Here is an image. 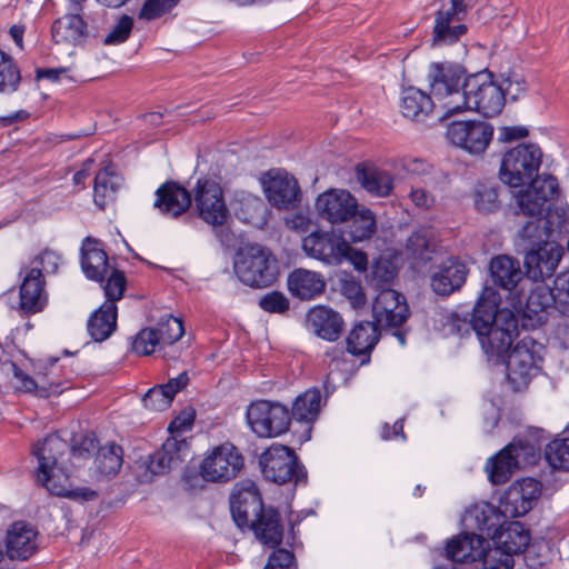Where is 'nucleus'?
Here are the masks:
<instances>
[{"instance_id": "3", "label": "nucleus", "mask_w": 569, "mask_h": 569, "mask_svg": "<svg viewBox=\"0 0 569 569\" xmlns=\"http://www.w3.org/2000/svg\"><path fill=\"white\" fill-rule=\"evenodd\" d=\"M560 193L557 177L547 171L538 173L536 161V274L542 282L552 278L563 256V240L569 248V219L566 207L558 203Z\"/></svg>"}, {"instance_id": "18", "label": "nucleus", "mask_w": 569, "mask_h": 569, "mask_svg": "<svg viewBox=\"0 0 569 569\" xmlns=\"http://www.w3.org/2000/svg\"><path fill=\"white\" fill-rule=\"evenodd\" d=\"M262 186L269 202L278 209L293 208L300 200L298 181L283 170H270Z\"/></svg>"}, {"instance_id": "11", "label": "nucleus", "mask_w": 569, "mask_h": 569, "mask_svg": "<svg viewBox=\"0 0 569 569\" xmlns=\"http://www.w3.org/2000/svg\"><path fill=\"white\" fill-rule=\"evenodd\" d=\"M533 463V446L528 440L513 439L486 463V471L493 485L507 482L517 469Z\"/></svg>"}, {"instance_id": "38", "label": "nucleus", "mask_w": 569, "mask_h": 569, "mask_svg": "<svg viewBox=\"0 0 569 569\" xmlns=\"http://www.w3.org/2000/svg\"><path fill=\"white\" fill-rule=\"evenodd\" d=\"M459 14L460 12H453L452 7L437 12L432 39L433 46L453 43L467 31L465 24L450 27L451 21Z\"/></svg>"}, {"instance_id": "24", "label": "nucleus", "mask_w": 569, "mask_h": 569, "mask_svg": "<svg viewBox=\"0 0 569 569\" xmlns=\"http://www.w3.org/2000/svg\"><path fill=\"white\" fill-rule=\"evenodd\" d=\"M488 550L487 542L481 536L468 532L451 539L447 545L448 558L461 563L478 560L483 562Z\"/></svg>"}, {"instance_id": "53", "label": "nucleus", "mask_w": 569, "mask_h": 569, "mask_svg": "<svg viewBox=\"0 0 569 569\" xmlns=\"http://www.w3.org/2000/svg\"><path fill=\"white\" fill-rule=\"evenodd\" d=\"M178 0H146L139 12V18L143 20H154L169 12Z\"/></svg>"}, {"instance_id": "40", "label": "nucleus", "mask_w": 569, "mask_h": 569, "mask_svg": "<svg viewBox=\"0 0 569 569\" xmlns=\"http://www.w3.org/2000/svg\"><path fill=\"white\" fill-rule=\"evenodd\" d=\"M553 287L545 283V286L536 284V305L540 306L543 311L553 307L557 300L561 301V297H569V270L561 272L552 280Z\"/></svg>"}, {"instance_id": "41", "label": "nucleus", "mask_w": 569, "mask_h": 569, "mask_svg": "<svg viewBox=\"0 0 569 569\" xmlns=\"http://www.w3.org/2000/svg\"><path fill=\"white\" fill-rule=\"evenodd\" d=\"M0 387L13 388L18 391H36L38 386L36 381L24 373L12 361L0 362Z\"/></svg>"}, {"instance_id": "25", "label": "nucleus", "mask_w": 569, "mask_h": 569, "mask_svg": "<svg viewBox=\"0 0 569 569\" xmlns=\"http://www.w3.org/2000/svg\"><path fill=\"white\" fill-rule=\"evenodd\" d=\"M81 268L90 280L102 282L109 271V260L98 239L87 237L81 246Z\"/></svg>"}, {"instance_id": "8", "label": "nucleus", "mask_w": 569, "mask_h": 569, "mask_svg": "<svg viewBox=\"0 0 569 569\" xmlns=\"http://www.w3.org/2000/svg\"><path fill=\"white\" fill-rule=\"evenodd\" d=\"M234 272L247 286L264 288L278 276L277 260L271 251L259 244L242 248L234 260Z\"/></svg>"}, {"instance_id": "33", "label": "nucleus", "mask_w": 569, "mask_h": 569, "mask_svg": "<svg viewBox=\"0 0 569 569\" xmlns=\"http://www.w3.org/2000/svg\"><path fill=\"white\" fill-rule=\"evenodd\" d=\"M431 94L433 93L431 92ZM436 106H439V103L435 96L431 97L415 87H408L402 90L401 111L406 118L422 121Z\"/></svg>"}, {"instance_id": "28", "label": "nucleus", "mask_w": 569, "mask_h": 569, "mask_svg": "<svg viewBox=\"0 0 569 569\" xmlns=\"http://www.w3.org/2000/svg\"><path fill=\"white\" fill-rule=\"evenodd\" d=\"M247 527L253 530L261 543L270 548L279 546L282 541L283 527L278 511L272 508H262V511Z\"/></svg>"}, {"instance_id": "56", "label": "nucleus", "mask_w": 569, "mask_h": 569, "mask_svg": "<svg viewBox=\"0 0 569 569\" xmlns=\"http://www.w3.org/2000/svg\"><path fill=\"white\" fill-rule=\"evenodd\" d=\"M259 306L267 312L282 313L289 309V300L283 293L272 291L260 298Z\"/></svg>"}, {"instance_id": "26", "label": "nucleus", "mask_w": 569, "mask_h": 569, "mask_svg": "<svg viewBox=\"0 0 569 569\" xmlns=\"http://www.w3.org/2000/svg\"><path fill=\"white\" fill-rule=\"evenodd\" d=\"M46 302L44 279L41 270L31 267L20 286V308L27 313H36L43 309Z\"/></svg>"}, {"instance_id": "59", "label": "nucleus", "mask_w": 569, "mask_h": 569, "mask_svg": "<svg viewBox=\"0 0 569 569\" xmlns=\"http://www.w3.org/2000/svg\"><path fill=\"white\" fill-rule=\"evenodd\" d=\"M264 569H297L295 555L287 549H277L269 556Z\"/></svg>"}, {"instance_id": "7", "label": "nucleus", "mask_w": 569, "mask_h": 569, "mask_svg": "<svg viewBox=\"0 0 569 569\" xmlns=\"http://www.w3.org/2000/svg\"><path fill=\"white\" fill-rule=\"evenodd\" d=\"M489 274L495 286L508 292V301L520 316L533 312L530 308V299L533 295V280L526 277L517 259L499 254L489 263Z\"/></svg>"}, {"instance_id": "22", "label": "nucleus", "mask_w": 569, "mask_h": 569, "mask_svg": "<svg viewBox=\"0 0 569 569\" xmlns=\"http://www.w3.org/2000/svg\"><path fill=\"white\" fill-rule=\"evenodd\" d=\"M191 206V194L177 182L168 181L156 191L153 208L169 218H177Z\"/></svg>"}, {"instance_id": "6", "label": "nucleus", "mask_w": 569, "mask_h": 569, "mask_svg": "<svg viewBox=\"0 0 569 569\" xmlns=\"http://www.w3.org/2000/svg\"><path fill=\"white\" fill-rule=\"evenodd\" d=\"M68 443L57 433L47 436L32 447V455L38 460L37 481L54 496L66 497L76 501H91L98 492L88 487L72 488L69 476L64 471L63 455Z\"/></svg>"}, {"instance_id": "45", "label": "nucleus", "mask_w": 569, "mask_h": 569, "mask_svg": "<svg viewBox=\"0 0 569 569\" xmlns=\"http://www.w3.org/2000/svg\"><path fill=\"white\" fill-rule=\"evenodd\" d=\"M559 535L552 530L548 536L536 538V569H552L558 553Z\"/></svg>"}, {"instance_id": "55", "label": "nucleus", "mask_w": 569, "mask_h": 569, "mask_svg": "<svg viewBox=\"0 0 569 569\" xmlns=\"http://www.w3.org/2000/svg\"><path fill=\"white\" fill-rule=\"evenodd\" d=\"M62 261L61 256L51 250L44 249L42 250L31 262V267H37L41 270V274L43 272L47 274H53L58 271V268Z\"/></svg>"}, {"instance_id": "2", "label": "nucleus", "mask_w": 569, "mask_h": 569, "mask_svg": "<svg viewBox=\"0 0 569 569\" xmlns=\"http://www.w3.org/2000/svg\"><path fill=\"white\" fill-rule=\"evenodd\" d=\"M428 80L446 116L475 111L492 118L502 111L506 103L505 90L487 71L466 77L459 66L433 62L429 66Z\"/></svg>"}, {"instance_id": "63", "label": "nucleus", "mask_w": 569, "mask_h": 569, "mask_svg": "<svg viewBox=\"0 0 569 569\" xmlns=\"http://www.w3.org/2000/svg\"><path fill=\"white\" fill-rule=\"evenodd\" d=\"M536 161H538V173L543 171L551 172L556 167L555 159L551 154L546 153L542 148L536 146Z\"/></svg>"}, {"instance_id": "36", "label": "nucleus", "mask_w": 569, "mask_h": 569, "mask_svg": "<svg viewBox=\"0 0 569 569\" xmlns=\"http://www.w3.org/2000/svg\"><path fill=\"white\" fill-rule=\"evenodd\" d=\"M322 405L320 390L318 388L307 389L295 399L290 413L291 419L311 425L318 419Z\"/></svg>"}, {"instance_id": "54", "label": "nucleus", "mask_w": 569, "mask_h": 569, "mask_svg": "<svg viewBox=\"0 0 569 569\" xmlns=\"http://www.w3.org/2000/svg\"><path fill=\"white\" fill-rule=\"evenodd\" d=\"M132 27L133 19L127 14L121 16L110 32L106 36L103 40L104 44H120L124 42L130 36Z\"/></svg>"}, {"instance_id": "20", "label": "nucleus", "mask_w": 569, "mask_h": 569, "mask_svg": "<svg viewBox=\"0 0 569 569\" xmlns=\"http://www.w3.org/2000/svg\"><path fill=\"white\" fill-rule=\"evenodd\" d=\"M263 508L257 486L247 481L237 487L230 498L232 518L239 528H244Z\"/></svg>"}, {"instance_id": "49", "label": "nucleus", "mask_w": 569, "mask_h": 569, "mask_svg": "<svg viewBox=\"0 0 569 569\" xmlns=\"http://www.w3.org/2000/svg\"><path fill=\"white\" fill-rule=\"evenodd\" d=\"M109 272L110 274H107V282L103 286L104 296L107 298L106 302L116 305V301L123 297L127 280L123 272L119 270L111 269Z\"/></svg>"}, {"instance_id": "30", "label": "nucleus", "mask_w": 569, "mask_h": 569, "mask_svg": "<svg viewBox=\"0 0 569 569\" xmlns=\"http://www.w3.org/2000/svg\"><path fill=\"white\" fill-rule=\"evenodd\" d=\"M468 270L463 263L449 261L438 267L432 273L430 284L440 296H449L465 283Z\"/></svg>"}, {"instance_id": "15", "label": "nucleus", "mask_w": 569, "mask_h": 569, "mask_svg": "<svg viewBox=\"0 0 569 569\" xmlns=\"http://www.w3.org/2000/svg\"><path fill=\"white\" fill-rule=\"evenodd\" d=\"M302 249L308 257L336 266L345 259L350 246L335 231L317 230L303 238Z\"/></svg>"}, {"instance_id": "35", "label": "nucleus", "mask_w": 569, "mask_h": 569, "mask_svg": "<svg viewBox=\"0 0 569 569\" xmlns=\"http://www.w3.org/2000/svg\"><path fill=\"white\" fill-rule=\"evenodd\" d=\"M356 180L363 189L377 197H387L393 189V179L385 170L376 167L358 164L356 167Z\"/></svg>"}, {"instance_id": "48", "label": "nucleus", "mask_w": 569, "mask_h": 569, "mask_svg": "<svg viewBox=\"0 0 569 569\" xmlns=\"http://www.w3.org/2000/svg\"><path fill=\"white\" fill-rule=\"evenodd\" d=\"M156 331L162 345H172L183 336L184 328L180 319L168 316L161 319Z\"/></svg>"}, {"instance_id": "52", "label": "nucleus", "mask_w": 569, "mask_h": 569, "mask_svg": "<svg viewBox=\"0 0 569 569\" xmlns=\"http://www.w3.org/2000/svg\"><path fill=\"white\" fill-rule=\"evenodd\" d=\"M161 341L156 329L144 328L138 332L133 341V350L142 356L151 355Z\"/></svg>"}, {"instance_id": "34", "label": "nucleus", "mask_w": 569, "mask_h": 569, "mask_svg": "<svg viewBox=\"0 0 569 569\" xmlns=\"http://www.w3.org/2000/svg\"><path fill=\"white\" fill-rule=\"evenodd\" d=\"M380 332L377 323L361 321L357 323L347 337V350L355 356L371 352L379 341Z\"/></svg>"}, {"instance_id": "10", "label": "nucleus", "mask_w": 569, "mask_h": 569, "mask_svg": "<svg viewBox=\"0 0 569 569\" xmlns=\"http://www.w3.org/2000/svg\"><path fill=\"white\" fill-rule=\"evenodd\" d=\"M263 476L276 482L293 481L296 485L306 483L307 471L298 462L292 449L283 445L270 446L259 458Z\"/></svg>"}, {"instance_id": "47", "label": "nucleus", "mask_w": 569, "mask_h": 569, "mask_svg": "<svg viewBox=\"0 0 569 569\" xmlns=\"http://www.w3.org/2000/svg\"><path fill=\"white\" fill-rule=\"evenodd\" d=\"M20 72L11 57L0 50V92H12L20 82Z\"/></svg>"}, {"instance_id": "42", "label": "nucleus", "mask_w": 569, "mask_h": 569, "mask_svg": "<svg viewBox=\"0 0 569 569\" xmlns=\"http://www.w3.org/2000/svg\"><path fill=\"white\" fill-rule=\"evenodd\" d=\"M122 461V448L120 446L111 443L101 447L94 459L96 471L101 478H113L118 475Z\"/></svg>"}, {"instance_id": "21", "label": "nucleus", "mask_w": 569, "mask_h": 569, "mask_svg": "<svg viewBox=\"0 0 569 569\" xmlns=\"http://www.w3.org/2000/svg\"><path fill=\"white\" fill-rule=\"evenodd\" d=\"M499 292L493 287L486 286L470 315L472 330L478 337L503 322L499 318L505 309H499Z\"/></svg>"}, {"instance_id": "23", "label": "nucleus", "mask_w": 569, "mask_h": 569, "mask_svg": "<svg viewBox=\"0 0 569 569\" xmlns=\"http://www.w3.org/2000/svg\"><path fill=\"white\" fill-rule=\"evenodd\" d=\"M38 532L23 521L14 522L7 532L6 547L10 559L26 560L31 557L37 548Z\"/></svg>"}, {"instance_id": "43", "label": "nucleus", "mask_w": 569, "mask_h": 569, "mask_svg": "<svg viewBox=\"0 0 569 569\" xmlns=\"http://www.w3.org/2000/svg\"><path fill=\"white\" fill-rule=\"evenodd\" d=\"M545 459L553 469L569 471V425L545 448Z\"/></svg>"}, {"instance_id": "37", "label": "nucleus", "mask_w": 569, "mask_h": 569, "mask_svg": "<svg viewBox=\"0 0 569 569\" xmlns=\"http://www.w3.org/2000/svg\"><path fill=\"white\" fill-rule=\"evenodd\" d=\"M117 327V306L104 302L88 320V332L94 341L108 339Z\"/></svg>"}, {"instance_id": "5", "label": "nucleus", "mask_w": 569, "mask_h": 569, "mask_svg": "<svg viewBox=\"0 0 569 569\" xmlns=\"http://www.w3.org/2000/svg\"><path fill=\"white\" fill-rule=\"evenodd\" d=\"M499 176L500 180L511 189L513 214L528 218V221L519 230L518 237L522 241H528V244L523 247V252L525 264L530 267L533 259V243L531 242L533 236L531 232L533 218V143L521 142L505 152Z\"/></svg>"}, {"instance_id": "62", "label": "nucleus", "mask_w": 569, "mask_h": 569, "mask_svg": "<svg viewBox=\"0 0 569 569\" xmlns=\"http://www.w3.org/2000/svg\"><path fill=\"white\" fill-rule=\"evenodd\" d=\"M193 420V412H182L170 422L168 430L171 433L184 432L192 427Z\"/></svg>"}, {"instance_id": "51", "label": "nucleus", "mask_w": 569, "mask_h": 569, "mask_svg": "<svg viewBox=\"0 0 569 569\" xmlns=\"http://www.w3.org/2000/svg\"><path fill=\"white\" fill-rule=\"evenodd\" d=\"M172 400L173 398L167 391L163 385L154 386L153 388L149 389L142 398L144 407L156 411H162L167 409Z\"/></svg>"}, {"instance_id": "1", "label": "nucleus", "mask_w": 569, "mask_h": 569, "mask_svg": "<svg viewBox=\"0 0 569 569\" xmlns=\"http://www.w3.org/2000/svg\"><path fill=\"white\" fill-rule=\"evenodd\" d=\"M533 507V478L527 477L512 483L500 499L499 507L483 503L471 511L477 528L489 536L495 548L488 550L486 566L489 569H512L513 555L522 552L529 545V532L519 521L508 518L521 517Z\"/></svg>"}, {"instance_id": "4", "label": "nucleus", "mask_w": 569, "mask_h": 569, "mask_svg": "<svg viewBox=\"0 0 569 569\" xmlns=\"http://www.w3.org/2000/svg\"><path fill=\"white\" fill-rule=\"evenodd\" d=\"M502 323L478 337L489 360L507 363V376L513 389L529 387L533 368L532 312L520 316L513 309L500 313Z\"/></svg>"}, {"instance_id": "19", "label": "nucleus", "mask_w": 569, "mask_h": 569, "mask_svg": "<svg viewBox=\"0 0 569 569\" xmlns=\"http://www.w3.org/2000/svg\"><path fill=\"white\" fill-rule=\"evenodd\" d=\"M372 315L377 326L398 328L409 317V308L401 293L393 289L385 288L375 298Z\"/></svg>"}, {"instance_id": "27", "label": "nucleus", "mask_w": 569, "mask_h": 569, "mask_svg": "<svg viewBox=\"0 0 569 569\" xmlns=\"http://www.w3.org/2000/svg\"><path fill=\"white\" fill-rule=\"evenodd\" d=\"M436 232L432 228L420 227L407 240L406 254L419 268L432 260L437 251Z\"/></svg>"}, {"instance_id": "32", "label": "nucleus", "mask_w": 569, "mask_h": 569, "mask_svg": "<svg viewBox=\"0 0 569 569\" xmlns=\"http://www.w3.org/2000/svg\"><path fill=\"white\" fill-rule=\"evenodd\" d=\"M81 8L57 19L52 24V38L56 43L76 44L87 37V24L81 17Z\"/></svg>"}, {"instance_id": "29", "label": "nucleus", "mask_w": 569, "mask_h": 569, "mask_svg": "<svg viewBox=\"0 0 569 569\" xmlns=\"http://www.w3.org/2000/svg\"><path fill=\"white\" fill-rule=\"evenodd\" d=\"M307 320L318 337L328 341H336L340 337L343 320L331 308L325 306L315 307L308 312Z\"/></svg>"}, {"instance_id": "64", "label": "nucleus", "mask_w": 569, "mask_h": 569, "mask_svg": "<svg viewBox=\"0 0 569 569\" xmlns=\"http://www.w3.org/2000/svg\"><path fill=\"white\" fill-rule=\"evenodd\" d=\"M345 259H349L355 268L359 271H363L367 269L368 259L366 253L361 251L353 250L351 247L346 254Z\"/></svg>"}, {"instance_id": "14", "label": "nucleus", "mask_w": 569, "mask_h": 569, "mask_svg": "<svg viewBox=\"0 0 569 569\" xmlns=\"http://www.w3.org/2000/svg\"><path fill=\"white\" fill-rule=\"evenodd\" d=\"M194 202L199 217L210 226L219 227L226 223L229 217L223 192L220 184L202 178L194 188Z\"/></svg>"}, {"instance_id": "9", "label": "nucleus", "mask_w": 569, "mask_h": 569, "mask_svg": "<svg viewBox=\"0 0 569 569\" xmlns=\"http://www.w3.org/2000/svg\"><path fill=\"white\" fill-rule=\"evenodd\" d=\"M251 431L259 438H274L286 433L291 423L289 409L280 402L258 400L246 412Z\"/></svg>"}, {"instance_id": "61", "label": "nucleus", "mask_w": 569, "mask_h": 569, "mask_svg": "<svg viewBox=\"0 0 569 569\" xmlns=\"http://www.w3.org/2000/svg\"><path fill=\"white\" fill-rule=\"evenodd\" d=\"M342 293L350 301L353 308H360L366 303V296L359 282L355 280L345 281Z\"/></svg>"}, {"instance_id": "46", "label": "nucleus", "mask_w": 569, "mask_h": 569, "mask_svg": "<svg viewBox=\"0 0 569 569\" xmlns=\"http://www.w3.org/2000/svg\"><path fill=\"white\" fill-rule=\"evenodd\" d=\"M472 198L476 209L480 212L490 213L499 208L498 191L492 186L477 184Z\"/></svg>"}, {"instance_id": "12", "label": "nucleus", "mask_w": 569, "mask_h": 569, "mask_svg": "<svg viewBox=\"0 0 569 569\" xmlns=\"http://www.w3.org/2000/svg\"><path fill=\"white\" fill-rule=\"evenodd\" d=\"M243 468V457L232 443L214 447L199 466L200 476L210 482H228Z\"/></svg>"}, {"instance_id": "50", "label": "nucleus", "mask_w": 569, "mask_h": 569, "mask_svg": "<svg viewBox=\"0 0 569 569\" xmlns=\"http://www.w3.org/2000/svg\"><path fill=\"white\" fill-rule=\"evenodd\" d=\"M97 448L96 438L92 435L80 436L73 438V443L70 447L73 466H79L81 460H87L91 457Z\"/></svg>"}, {"instance_id": "39", "label": "nucleus", "mask_w": 569, "mask_h": 569, "mask_svg": "<svg viewBox=\"0 0 569 569\" xmlns=\"http://www.w3.org/2000/svg\"><path fill=\"white\" fill-rule=\"evenodd\" d=\"M121 184V178L112 167L100 170L94 178L93 200L103 209L108 201L114 199V194Z\"/></svg>"}, {"instance_id": "17", "label": "nucleus", "mask_w": 569, "mask_h": 569, "mask_svg": "<svg viewBox=\"0 0 569 569\" xmlns=\"http://www.w3.org/2000/svg\"><path fill=\"white\" fill-rule=\"evenodd\" d=\"M315 207L322 219L336 224L350 220L357 212L358 202L349 191L331 189L318 196Z\"/></svg>"}, {"instance_id": "13", "label": "nucleus", "mask_w": 569, "mask_h": 569, "mask_svg": "<svg viewBox=\"0 0 569 569\" xmlns=\"http://www.w3.org/2000/svg\"><path fill=\"white\" fill-rule=\"evenodd\" d=\"M493 132V126L486 121H455L447 129V138L452 144L478 156L487 150Z\"/></svg>"}, {"instance_id": "58", "label": "nucleus", "mask_w": 569, "mask_h": 569, "mask_svg": "<svg viewBox=\"0 0 569 569\" xmlns=\"http://www.w3.org/2000/svg\"><path fill=\"white\" fill-rule=\"evenodd\" d=\"M408 198L411 200L416 208L421 210H428L435 203L433 194L429 192L425 187H421L413 181L410 183Z\"/></svg>"}, {"instance_id": "44", "label": "nucleus", "mask_w": 569, "mask_h": 569, "mask_svg": "<svg viewBox=\"0 0 569 569\" xmlns=\"http://www.w3.org/2000/svg\"><path fill=\"white\" fill-rule=\"evenodd\" d=\"M350 220L349 234L355 242L367 240L376 232V219L369 209H357V212Z\"/></svg>"}, {"instance_id": "16", "label": "nucleus", "mask_w": 569, "mask_h": 569, "mask_svg": "<svg viewBox=\"0 0 569 569\" xmlns=\"http://www.w3.org/2000/svg\"><path fill=\"white\" fill-rule=\"evenodd\" d=\"M190 448L186 439L169 437L160 449L149 456L146 462L144 481H151L153 476L166 475L179 468L189 456Z\"/></svg>"}, {"instance_id": "60", "label": "nucleus", "mask_w": 569, "mask_h": 569, "mask_svg": "<svg viewBox=\"0 0 569 569\" xmlns=\"http://www.w3.org/2000/svg\"><path fill=\"white\" fill-rule=\"evenodd\" d=\"M530 129L525 126H502L498 128L497 141L512 143L529 137Z\"/></svg>"}, {"instance_id": "57", "label": "nucleus", "mask_w": 569, "mask_h": 569, "mask_svg": "<svg viewBox=\"0 0 569 569\" xmlns=\"http://www.w3.org/2000/svg\"><path fill=\"white\" fill-rule=\"evenodd\" d=\"M445 326L448 332L461 336L467 335L472 330L469 312L460 313L458 311H453L449 313Z\"/></svg>"}, {"instance_id": "31", "label": "nucleus", "mask_w": 569, "mask_h": 569, "mask_svg": "<svg viewBox=\"0 0 569 569\" xmlns=\"http://www.w3.org/2000/svg\"><path fill=\"white\" fill-rule=\"evenodd\" d=\"M288 288L292 296L301 300H310L325 291L326 281L320 273L296 269L288 277Z\"/></svg>"}]
</instances>
